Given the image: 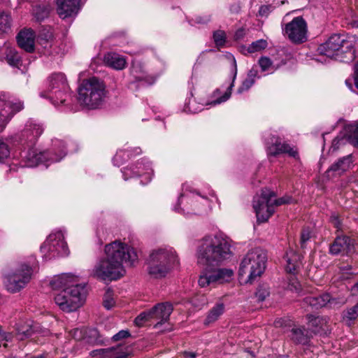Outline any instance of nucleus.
Here are the masks:
<instances>
[{
	"mask_svg": "<svg viewBox=\"0 0 358 358\" xmlns=\"http://www.w3.org/2000/svg\"><path fill=\"white\" fill-rule=\"evenodd\" d=\"M70 90L67 83L66 78L62 73L52 74L48 78V86L46 90L43 91L45 94H49L57 91V90Z\"/></svg>",
	"mask_w": 358,
	"mask_h": 358,
	"instance_id": "obj_20",
	"label": "nucleus"
},
{
	"mask_svg": "<svg viewBox=\"0 0 358 358\" xmlns=\"http://www.w3.org/2000/svg\"><path fill=\"white\" fill-rule=\"evenodd\" d=\"M213 38L217 47H223L226 43L227 36L223 30L213 32Z\"/></svg>",
	"mask_w": 358,
	"mask_h": 358,
	"instance_id": "obj_44",
	"label": "nucleus"
},
{
	"mask_svg": "<svg viewBox=\"0 0 358 358\" xmlns=\"http://www.w3.org/2000/svg\"><path fill=\"white\" fill-rule=\"evenodd\" d=\"M124 273V266L120 262L110 259L107 256L98 262L93 270L94 275L102 280H117Z\"/></svg>",
	"mask_w": 358,
	"mask_h": 358,
	"instance_id": "obj_10",
	"label": "nucleus"
},
{
	"mask_svg": "<svg viewBox=\"0 0 358 358\" xmlns=\"http://www.w3.org/2000/svg\"><path fill=\"white\" fill-rule=\"evenodd\" d=\"M50 13V7L43 4H36L33 7V15L37 21H42L48 17Z\"/></svg>",
	"mask_w": 358,
	"mask_h": 358,
	"instance_id": "obj_38",
	"label": "nucleus"
},
{
	"mask_svg": "<svg viewBox=\"0 0 358 358\" xmlns=\"http://www.w3.org/2000/svg\"><path fill=\"white\" fill-rule=\"evenodd\" d=\"M343 143V138H340L338 136L336 137L333 141H332V143H331V146L330 148V151L331 152H335L339 148L340 146Z\"/></svg>",
	"mask_w": 358,
	"mask_h": 358,
	"instance_id": "obj_54",
	"label": "nucleus"
},
{
	"mask_svg": "<svg viewBox=\"0 0 358 358\" xmlns=\"http://www.w3.org/2000/svg\"><path fill=\"white\" fill-rule=\"evenodd\" d=\"M334 299H331L329 294L318 296H309L304 299V302L313 308L318 309L327 304L333 303Z\"/></svg>",
	"mask_w": 358,
	"mask_h": 358,
	"instance_id": "obj_25",
	"label": "nucleus"
},
{
	"mask_svg": "<svg viewBox=\"0 0 358 358\" xmlns=\"http://www.w3.org/2000/svg\"><path fill=\"white\" fill-rule=\"evenodd\" d=\"M41 251L49 259L67 255L69 250L63 232L61 230L52 232L41 246Z\"/></svg>",
	"mask_w": 358,
	"mask_h": 358,
	"instance_id": "obj_9",
	"label": "nucleus"
},
{
	"mask_svg": "<svg viewBox=\"0 0 358 358\" xmlns=\"http://www.w3.org/2000/svg\"><path fill=\"white\" fill-rule=\"evenodd\" d=\"M357 317H358V303L355 306L348 309L343 316L344 320H347L348 321H353V320H356Z\"/></svg>",
	"mask_w": 358,
	"mask_h": 358,
	"instance_id": "obj_47",
	"label": "nucleus"
},
{
	"mask_svg": "<svg viewBox=\"0 0 358 358\" xmlns=\"http://www.w3.org/2000/svg\"><path fill=\"white\" fill-rule=\"evenodd\" d=\"M355 240L348 236H338L330 246L332 255L351 253L354 251Z\"/></svg>",
	"mask_w": 358,
	"mask_h": 358,
	"instance_id": "obj_18",
	"label": "nucleus"
},
{
	"mask_svg": "<svg viewBox=\"0 0 358 358\" xmlns=\"http://www.w3.org/2000/svg\"><path fill=\"white\" fill-rule=\"evenodd\" d=\"M9 154L10 151L8 145L5 143L0 141V162L6 159L9 156Z\"/></svg>",
	"mask_w": 358,
	"mask_h": 358,
	"instance_id": "obj_53",
	"label": "nucleus"
},
{
	"mask_svg": "<svg viewBox=\"0 0 358 358\" xmlns=\"http://www.w3.org/2000/svg\"><path fill=\"white\" fill-rule=\"evenodd\" d=\"M331 222L334 226V227H336V229H341V222H340L339 217L338 215H333L331 217Z\"/></svg>",
	"mask_w": 358,
	"mask_h": 358,
	"instance_id": "obj_59",
	"label": "nucleus"
},
{
	"mask_svg": "<svg viewBox=\"0 0 358 358\" xmlns=\"http://www.w3.org/2000/svg\"><path fill=\"white\" fill-rule=\"evenodd\" d=\"M282 203H256L253 208L256 213L257 221L259 223L266 222L273 215L276 206Z\"/></svg>",
	"mask_w": 358,
	"mask_h": 358,
	"instance_id": "obj_19",
	"label": "nucleus"
},
{
	"mask_svg": "<svg viewBox=\"0 0 358 358\" xmlns=\"http://www.w3.org/2000/svg\"><path fill=\"white\" fill-rule=\"evenodd\" d=\"M53 289L61 290L55 296V303L59 308L67 313L80 308L86 296L85 286L79 283V278L71 273L55 276L50 282Z\"/></svg>",
	"mask_w": 358,
	"mask_h": 358,
	"instance_id": "obj_3",
	"label": "nucleus"
},
{
	"mask_svg": "<svg viewBox=\"0 0 358 358\" xmlns=\"http://www.w3.org/2000/svg\"><path fill=\"white\" fill-rule=\"evenodd\" d=\"M85 339L86 340V342L89 343H96L99 342L98 331L95 329H90L86 332Z\"/></svg>",
	"mask_w": 358,
	"mask_h": 358,
	"instance_id": "obj_48",
	"label": "nucleus"
},
{
	"mask_svg": "<svg viewBox=\"0 0 358 358\" xmlns=\"http://www.w3.org/2000/svg\"><path fill=\"white\" fill-rule=\"evenodd\" d=\"M285 258L287 263V271L290 273L294 272L299 266L300 255L292 250L286 254Z\"/></svg>",
	"mask_w": 358,
	"mask_h": 358,
	"instance_id": "obj_36",
	"label": "nucleus"
},
{
	"mask_svg": "<svg viewBox=\"0 0 358 358\" xmlns=\"http://www.w3.org/2000/svg\"><path fill=\"white\" fill-rule=\"evenodd\" d=\"M351 291L353 295H358V282L355 284Z\"/></svg>",
	"mask_w": 358,
	"mask_h": 358,
	"instance_id": "obj_64",
	"label": "nucleus"
},
{
	"mask_svg": "<svg viewBox=\"0 0 358 358\" xmlns=\"http://www.w3.org/2000/svg\"><path fill=\"white\" fill-rule=\"evenodd\" d=\"M145 263L150 278L159 280L166 278L178 265L179 259L176 250L166 246L152 250Z\"/></svg>",
	"mask_w": 358,
	"mask_h": 358,
	"instance_id": "obj_5",
	"label": "nucleus"
},
{
	"mask_svg": "<svg viewBox=\"0 0 358 358\" xmlns=\"http://www.w3.org/2000/svg\"><path fill=\"white\" fill-rule=\"evenodd\" d=\"M107 90L104 82L92 77L82 81L78 88L79 103L89 109L99 108L104 101Z\"/></svg>",
	"mask_w": 358,
	"mask_h": 358,
	"instance_id": "obj_6",
	"label": "nucleus"
},
{
	"mask_svg": "<svg viewBox=\"0 0 358 358\" xmlns=\"http://www.w3.org/2000/svg\"><path fill=\"white\" fill-rule=\"evenodd\" d=\"M233 64H234V76H233L232 83L229 86L228 89L224 92V95H222L221 97L217 99L216 100L213 101L211 103L212 104H213V105L220 104V103L228 100L229 99V97L231 96V90H232V87H234V80H235L236 75H237L236 62L234 58L233 59Z\"/></svg>",
	"mask_w": 358,
	"mask_h": 358,
	"instance_id": "obj_37",
	"label": "nucleus"
},
{
	"mask_svg": "<svg viewBox=\"0 0 358 358\" xmlns=\"http://www.w3.org/2000/svg\"><path fill=\"white\" fill-rule=\"evenodd\" d=\"M225 311V305L223 302H217L207 313L206 317L203 322L206 326L216 322Z\"/></svg>",
	"mask_w": 358,
	"mask_h": 358,
	"instance_id": "obj_30",
	"label": "nucleus"
},
{
	"mask_svg": "<svg viewBox=\"0 0 358 358\" xmlns=\"http://www.w3.org/2000/svg\"><path fill=\"white\" fill-rule=\"evenodd\" d=\"M130 336V334L127 330H121L113 336L114 341H119L121 339Z\"/></svg>",
	"mask_w": 358,
	"mask_h": 358,
	"instance_id": "obj_55",
	"label": "nucleus"
},
{
	"mask_svg": "<svg viewBox=\"0 0 358 358\" xmlns=\"http://www.w3.org/2000/svg\"><path fill=\"white\" fill-rule=\"evenodd\" d=\"M38 326L34 324L32 322H28L24 324H21L17 329V338L22 341L29 338L38 331Z\"/></svg>",
	"mask_w": 358,
	"mask_h": 358,
	"instance_id": "obj_31",
	"label": "nucleus"
},
{
	"mask_svg": "<svg viewBox=\"0 0 358 358\" xmlns=\"http://www.w3.org/2000/svg\"><path fill=\"white\" fill-rule=\"evenodd\" d=\"M173 210L183 215H190L199 214V212L195 211L192 203H175Z\"/></svg>",
	"mask_w": 358,
	"mask_h": 358,
	"instance_id": "obj_34",
	"label": "nucleus"
},
{
	"mask_svg": "<svg viewBox=\"0 0 358 358\" xmlns=\"http://www.w3.org/2000/svg\"><path fill=\"white\" fill-rule=\"evenodd\" d=\"M233 255L231 241L223 234L206 236L196 251L197 264L202 268L198 283L201 287H215L231 280L230 268H217Z\"/></svg>",
	"mask_w": 358,
	"mask_h": 358,
	"instance_id": "obj_1",
	"label": "nucleus"
},
{
	"mask_svg": "<svg viewBox=\"0 0 358 358\" xmlns=\"http://www.w3.org/2000/svg\"><path fill=\"white\" fill-rule=\"evenodd\" d=\"M254 201H289V198L281 197L277 198V195L275 192L271 190L268 188H262L260 190V193H257L255 197Z\"/></svg>",
	"mask_w": 358,
	"mask_h": 358,
	"instance_id": "obj_33",
	"label": "nucleus"
},
{
	"mask_svg": "<svg viewBox=\"0 0 358 358\" xmlns=\"http://www.w3.org/2000/svg\"><path fill=\"white\" fill-rule=\"evenodd\" d=\"M288 289L292 292H299L301 290V285L296 280L292 279L288 285Z\"/></svg>",
	"mask_w": 358,
	"mask_h": 358,
	"instance_id": "obj_56",
	"label": "nucleus"
},
{
	"mask_svg": "<svg viewBox=\"0 0 358 358\" xmlns=\"http://www.w3.org/2000/svg\"><path fill=\"white\" fill-rule=\"evenodd\" d=\"M210 20V16L203 17H196L195 18V22L198 24H206Z\"/></svg>",
	"mask_w": 358,
	"mask_h": 358,
	"instance_id": "obj_61",
	"label": "nucleus"
},
{
	"mask_svg": "<svg viewBox=\"0 0 358 358\" xmlns=\"http://www.w3.org/2000/svg\"><path fill=\"white\" fill-rule=\"evenodd\" d=\"M344 136L347 141L354 147L358 148V120L344 127Z\"/></svg>",
	"mask_w": 358,
	"mask_h": 358,
	"instance_id": "obj_29",
	"label": "nucleus"
},
{
	"mask_svg": "<svg viewBox=\"0 0 358 358\" xmlns=\"http://www.w3.org/2000/svg\"><path fill=\"white\" fill-rule=\"evenodd\" d=\"M310 230L309 228H303L301 233V247L302 248H306V243L310 240Z\"/></svg>",
	"mask_w": 358,
	"mask_h": 358,
	"instance_id": "obj_50",
	"label": "nucleus"
},
{
	"mask_svg": "<svg viewBox=\"0 0 358 358\" xmlns=\"http://www.w3.org/2000/svg\"><path fill=\"white\" fill-rule=\"evenodd\" d=\"M255 80H252V78H246L243 81L241 85L238 88V93L241 94L245 91H248L255 84Z\"/></svg>",
	"mask_w": 358,
	"mask_h": 358,
	"instance_id": "obj_49",
	"label": "nucleus"
},
{
	"mask_svg": "<svg viewBox=\"0 0 358 358\" xmlns=\"http://www.w3.org/2000/svg\"><path fill=\"white\" fill-rule=\"evenodd\" d=\"M11 17L10 15L5 12L0 13V31L7 33L10 30Z\"/></svg>",
	"mask_w": 358,
	"mask_h": 358,
	"instance_id": "obj_41",
	"label": "nucleus"
},
{
	"mask_svg": "<svg viewBox=\"0 0 358 358\" xmlns=\"http://www.w3.org/2000/svg\"><path fill=\"white\" fill-rule=\"evenodd\" d=\"M291 333V339L296 344L306 345L312 337L310 331L304 327L293 328Z\"/></svg>",
	"mask_w": 358,
	"mask_h": 358,
	"instance_id": "obj_28",
	"label": "nucleus"
},
{
	"mask_svg": "<svg viewBox=\"0 0 358 358\" xmlns=\"http://www.w3.org/2000/svg\"><path fill=\"white\" fill-rule=\"evenodd\" d=\"M55 2L57 14L63 20L76 17L80 10V0H55Z\"/></svg>",
	"mask_w": 358,
	"mask_h": 358,
	"instance_id": "obj_16",
	"label": "nucleus"
},
{
	"mask_svg": "<svg viewBox=\"0 0 358 358\" xmlns=\"http://www.w3.org/2000/svg\"><path fill=\"white\" fill-rule=\"evenodd\" d=\"M12 338V335L9 333H6L2 331L0 328V341H10Z\"/></svg>",
	"mask_w": 358,
	"mask_h": 358,
	"instance_id": "obj_60",
	"label": "nucleus"
},
{
	"mask_svg": "<svg viewBox=\"0 0 358 358\" xmlns=\"http://www.w3.org/2000/svg\"><path fill=\"white\" fill-rule=\"evenodd\" d=\"M43 131V129L41 124L34 120H29L17 137L18 141L24 147L23 157L26 159L28 166H36L48 162H57L66 155V143L59 139L53 141L54 154H50L48 151L38 152L34 146Z\"/></svg>",
	"mask_w": 358,
	"mask_h": 358,
	"instance_id": "obj_2",
	"label": "nucleus"
},
{
	"mask_svg": "<svg viewBox=\"0 0 358 358\" xmlns=\"http://www.w3.org/2000/svg\"><path fill=\"white\" fill-rule=\"evenodd\" d=\"M259 64L262 71H266L272 65V62L267 57H262L259 59Z\"/></svg>",
	"mask_w": 358,
	"mask_h": 358,
	"instance_id": "obj_51",
	"label": "nucleus"
},
{
	"mask_svg": "<svg viewBox=\"0 0 358 358\" xmlns=\"http://www.w3.org/2000/svg\"><path fill=\"white\" fill-rule=\"evenodd\" d=\"M70 90H57L49 94H45V92H41L40 96L48 99L53 105L59 106L60 104H64L67 101V99L70 96Z\"/></svg>",
	"mask_w": 358,
	"mask_h": 358,
	"instance_id": "obj_26",
	"label": "nucleus"
},
{
	"mask_svg": "<svg viewBox=\"0 0 358 358\" xmlns=\"http://www.w3.org/2000/svg\"><path fill=\"white\" fill-rule=\"evenodd\" d=\"M257 73H258V71L257 69H252L248 71L247 78H252V80L255 81V78L257 77Z\"/></svg>",
	"mask_w": 358,
	"mask_h": 358,
	"instance_id": "obj_62",
	"label": "nucleus"
},
{
	"mask_svg": "<svg viewBox=\"0 0 358 358\" xmlns=\"http://www.w3.org/2000/svg\"><path fill=\"white\" fill-rule=\"evenodd\" d=\"M36 266L37 263L34 257L29 260L18 262L14 271L5 276L6 289L13 293L23 289L30 282Z\"/></svg>",
	"mask_w": 358,
	"mask_h": 358,
	"instance_id": "obj_7",
	"label": "nucleus"
},
{
	"mask_svg": "<svg viewBox=\"0 0 358 358\" xmlns=\"http://www.w3.org/2000/svg\"><path fill=\"white\" fill-rule=\"evenodd\" d=\"M115 304L113 292L108 289L103 297V306L107 310H110Z\"/></svg>",
	"mask_w": 358,
	"mask_h": 358,
	"instance_id": "obj_43",
	"label": "nucleus"
},
{
	"mask_svg": "<svg viewBox=\"0 0 358 358\" xmlns=\"http://www.w3.org/2000/svg\"><path fill=\"white\" fill-rule=\"evenodd\" d=\"M131 155V153L129 151L120 150L117 151L114 156L113 159V164L115 166H120L126 162L130 158Z\"/></svg>",
	"mask_w": 358,
	"mask_h": 358,
	"instance_id": "obj_40",
	"label": "nucleus"
},
{
	"mask_svg": "<svg viewBox=\"0 0 358 358\" xmlns=\"http://www.w3.org/2000/svg\"><path fill=\"white\" fill-rule=\"evenodd\" d=\"M268 154L277 156L280 154H287L295 159L299 157L298 152L293 149L288 143H282L279 137L273 136L270 145L268 146Z\"/></svg>",
	"mask_w": 358,
	"mask_h": 358,
	"instance_id": "obj_17",
	"label": "nucleus"
},
{
	"mask_svg": "<svg viewBox=\"0 0 358 358\" xmlns=\"http://www.w3.org/2000/svg\"><path fill=\"white\" fill-rule=\"evenodd\" d=\"M122 172L123 174L124 179L125 180L133 178L134 174V172L132 168H129V169L127 167L123 168V169L122 170Z\"/></svg>",
	"mask_w": 358,
	"mask_h": 358,
	"instance_id": "obj_57",
	"label": "nucleus"
},
{
	"mask_svg": "<svg viewBox=\"0 0 358 358\" xmlns=\"http://www.w3.org/2000/svg\"><path fill=\"white\" fill-rule=\"evenodd\" d=\"M230 12L233 14H238L240 13L241 10V3L240 2H236L232 3L229 8Z\"/></svg>",
	"mask_w": 358,
	"mask_h": 358,
	"instance_id": "obj_58",
	"label": "nucleus"
},
{
	"mask_svg": "<svg viewBox=\"0 0 358 358\" xmlns=\"http://www.w3.org/2000/svg\"><path fill=\"white\" fill-rule=\"evenodd\" d=\"M353 159L352 155H348L343 157L340 158L337 162L331 164L328 169L327 173H335L336 175L341 176L344 172L351 168Z\"/></svg>",
	"mask_w": 358,
	"mask_h": 358,
	"instance_id": "obj_24",
	"label": "nucleus"
},
{
	"mask_svg": "<svg viewBox=\"0 0 358 358\" xmlns=\"http://www.w3.org/2000/svg\"><path fill=\"white\" fill-rule=\"evenodd\" d=\"M151 320L152 319L150 316V310L144 311L136 317V326L142 327Z\"/></svg>",
	"mask_w": 358,
	"mask_h": 358,
	"instance_id": "obj_45",
	"label": "nucleus"
},
{
	"mask_svg": "<svg viewBox=\"0 0 358 358\" xmlns=\"http://www.w3.org/2000/svg\"><path fill=\"white\" fill-rule=\"evenodd\" d=\"M255 294L259 301H264L270 294L268 286L266 285H259Z\"/></svg>",
	"mask_w": 358,
	"mask_h": 358,
	"instance_id": "obj_46",
	"label": "nucleus"
},
{
	"mask_svg": "<svg viewBox=\"0 0 358 358\" xmlns=\"http://www.w3.org/2000/svg\"><path fill=\"white\" fill-rule=\"evenodd\" d=\"M266 260V253L261 248H255L250 250L240 264L239 276L248 274L247 281L252 282L265 271Z\"/></svg>",
	"mask_w": 358,
	"mask_h": 358,
	"instance_id": "obj_8",
	"label": "nucleus"
},
{
	"mask_svg": "<svg viewBox=\"0 0 358 358\" xmlns=\"http://www.w3.org/2000/svg\"><path fill=\"white\" fill-rule=\"evenodd\" d=\"M355 85L358 89V63L355 66Z\"/></svg>",
	"mask_w": 358,
	"mask_h": 358,
	"instance_id": "obj_63",
	"label": "nucleus"
},
{
	"mask_svg": "<svg viewBox=\"0 0 358 358\" xmlns=\"http://www.w3.org/2000/svg\"><path fill=\"white\" fill-rule=\"evenodd\" d=\"M105 64L114 69L121 70L125 67L126 60L124 57L115 52H108L105 55Z\"/></svg>",
	"mask_w": 358,
	"mask_h": 358,
	"instance_id": "obj_27",
	"label": "nucleus"
},
{
	"mask_svg": "<svg viewBox=\"0 0 358 358\" xmlns=\"http://www.w3.org/2000/svg\"><path fill=\"white\" fill-rule=\"evenodd\" d=\"M282 29L283 34L294 43H302L307 40V24L301 16L294 17Z\"/></svg>",
	"mask_w": 358,
	"mask_h": 358,
	"instance_id": "obj_11",
	"label": "nucleus"
},
{
	"mask_svg": "<svg viewBox=\"0 0 358 358\" xmlns=\"http://www.w3.org/2000/svg\"><path fill=\"white\" fill-rule=\"evenodd\" d=\"M268 45V43L264 39H259L252 42L247 48L249 53L260 52L264 50Z\"/></svg>",
	"mask_w": 358,
	"mask_h": 358,
	"instance_id": "obj_42",
	"label": "nucleus"
},
{
	"mask_svg": "<svg viewBox=\"0 0 358 358\" xmlns=\"http://www.w3.org/2000/svg\"><path fill=\"white\" fill-rule=\"evenodd\" d=\"M131 247L120 241H115L105 246V254L110 259L120 262V264H132L130 262Z\"/></svg>",
	"mask_w": 358,
	"mask_h": 358,
	"instance_id": "obj_12",
	"label": "nucleus"
},
{
	"mask_svg": "<svg viewBox=\"0 0 358 358\" xmlns=\"http://www.w3.org/2000/svg\"><path fill=\"white\" fill-rule=\"evenodd\" d=\"M6 59L8 64L13 67L19 68L22 64L21 57L15 49H7Z\"/></svg>",
	"mask_w": 358,
	"mask_h": 358,
	"instance_id": "obj_39",
	"label": "nucleus"
},
{
	"mask_svg": "<svg viewBox=\"0 0 358 358\" xmlns=\"http://www.w3.org/2000/svg\"><path fill=\"white\" fill-rule=\"evenodd\" d=\"M272 6L271 5H262L258 11V16L267 17L272 11Z\"/></svg>",
	"mask_w": 358,
	"mask_h": 358,
	"instance_id": "obj_52",
	"label": "nucleus"
},
{
	"mask_svg": "<svg viewBox=\"0 0 358 358\" xmlns=\"http://www.w3.org/2000/svg\"><path fill=\"white\" fill-rule=\"evenodd\" d=\"M53 38L52 29L49 28H43L38 36L37 41L43 48H47L50 46V43Z\"/></svg>",
	"mask_w": 358,
	"mask_h": 358,
	"instance_id": "obj_35",
	"label": "nucleus"
},
{
	"mask_svg": "<svg viewBox=\"0 0 358 358\" xmlns=\"http://www.w3.org/2000/svg\"><path fill=\"white\" fill-rule=\"evenodd\" d=\"M357 44L358 39L355 36L334 34L319 45L317 52L339 62L350 63L356 57L355 46Z\"/></svg>",
	"mask_w": 358,
	"mask_h": 358,
	"instance_id": "obj_4",
	"label": "nucleus"
},
{
	"mask_svg": "<svg viewBox=\"0 0 358 358\" xmlns=\"http://www.w3.org/2000/svg\"><path fill=\"white\" fill-rule=\"evenodd\" d=\"M173 310L172 304L169 302L157 303L150 309L152 319L157 321L154 327L158 329L162 324L167 322Z\"/></svg>",
	"mask_w": 358,
	"mask_h": 358,
	"instance_id": "obj_15",
	"label": "nucleus"
},
{
	"mask_svg": "<svg viewBox=\"0 0 358 358\" xmlns=\"http://www.w3.org/2000/svg\"><path fill=\"white\" fill-rule=\"evenodd\" d=\"M136 176L143 178L141 180L142 184H146L151 180L153 174V170L151 166L150 162L147 159H141L138 160L136 164Z\"/></svg>",
	"mask_w": 358,
	"mask_h": 358,
	"instance_id": "obj_22",
	"label": "nucleus"
},
{
	"mask_svg": "<svg viewBox=\"0 0 358 358\" xmlns=\"http://www.w3.org/2000/svg\"><path fill=\"white\" fill-rule=\"evenodd\" d=\"M308 326L311 328L310 333L321 334L325 331L327 325V320L325 318L314 316L313 315H308Z\"/></svg>",
	"mask_w": 358,
	"mask_h": 358,
	"instance_id": "obj_32",
	"label": "nucleus"
},
{
	"mask_svg": "<svg viewBox=\"0 0 358 358\" xmlns=\"http://www.w3.org/2000/svg\"><path fill=\"white\" fill-rule=\"evenodd\" d=\"M23 108L24 105L21 101L13 103L6 100L4 96H0V132L4 129L14 114L22 110Z\"/></svg>",
	"mask_w": 358,
	"mask_h": 358,
	"instance_id": "obj_14",
	"label": "nucleus"
},
{
	"mask_svg": "<svg viewBox=\"0 0 358 358\" xmlns=\"http://www.w3.org/2000/svg\"><path fill=\"white\" fill-rule=\"evenodd\" d=\"M34 31L31 29H24L20 31L17 36L18 45L28 52L34 50Z\"/></svg>",
	"mask_w": 358,
	"mask_h": 358,
	"instance_id": "obj_21",
	"label": "nucleus"
},
{
	"mask_svg": "<svg viewBox=\"0 0 358 358\" xmlns=\"http://www.w3.org/2000/svg\"><path fill=\"white\" fill-rule=\"evenodd\" d=\"M133 346L123 344L115 347L94 350L90 352L92 358H128L133 353Z\"/></svg>",
	"mask_w": 358,
	"mask_h": 358,
	"instance_id": "obj_13",
	"label": "nucleus"
},
{
	"mask_svg": "<svg viewBox=\"0 0 358 358\" xmlns=\"http://www.w3.org/2000/svg\"><path fill=\"white\" fill-rule=\"evenodd\" d=\"M156 80L157 78L155 76L148 73L142 63H138L136 66V83H138V87L152 85L155 83Z\"/></svg>",
	"mask_w": 358,
	"mask_h": 358,
	"instance_id": "obj_23",
	"label": "nucleus"
}]
</instances>
